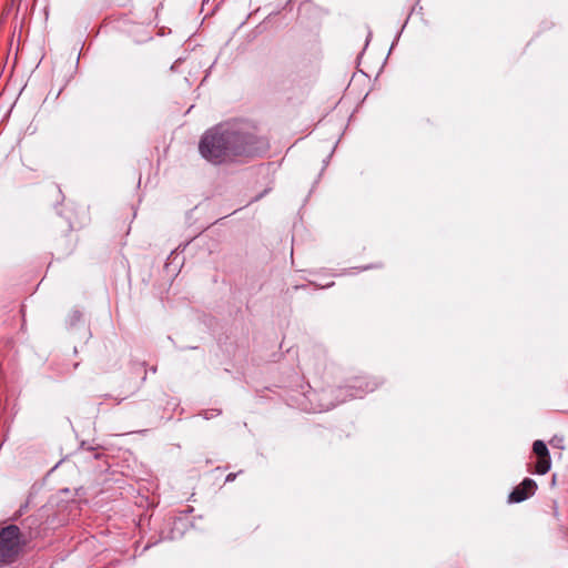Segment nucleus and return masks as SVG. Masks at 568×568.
Segmentation results:
<instances>
[{
    "instance_id": "f03ea898",
    "label": "nucleus",
    "mask_w": 568,
    "mask_h": 568,
    "mask_svg": "<svg viewBox=\"0 0 568 568\" xmlns=\"http://www.w3.org/2000/svg\"><path fill=\"white\" fill-rule=\"evenodd\" d=\"M23 546L19 527L10 525L0 531V562L11 564Z\"/></svg>"
},
{
    "instance_id": "1a4fd4ad",
    "label": "nucleus",
    "mask_w": 568,
    "mask_h": 568,
    "mask_svg": "<svg viewBox=\"0 0 568 568\" xmlns=\"http://www.w3.org/2000/svg\"><path fill=\"white\" fill-rule=\"evenodd\" d=\"M126 397H128V395H126V396H124V397L116 398V399H115V400H116V404H121V402H122V400H124Z\"/></svg>"
},
{
    "instance_id": "423d86ee",
    "label": "nucleus",
    "mask_w": 568,
    "mask_h": 568,
    "mask_svg": "<svg viewBox=\"0 0 568 568\" xmlns=\"http://www.w3.org/2000/svg\"><path fill=\"white\" fill-rule=\"evenodd\" d=\"M82 318V313L78 310H74L70 313L68 317V325L70 327H74Z\"/></svg>"
},
{
    "instance_id": "f257e3e1",
    "label": "nucleus",
    "mask_w": 568,
    "mask_h": 568,
    "mask_svg": "<svg viewBox=\"0 0 568 568\" xmlns=\"http://www.w3.org/2000/svg\"><path fill=\"white\" fill-rule=\"evenodd\" d=\"M268 150V142L256 126L245 120H230L205 131L199 143L200 154L213 164L258 156Z\"/></svg>"
},
{
    "instance_id": "9b49d317",
    "label": "nucleus",
    "mask_w": 568,
    "mask_h": 568,
    "mask_svg": "<svg viewBox=\"0 0 568 568\" xmlns=\"http://www.w3.org/2000/svg\"><path fill=\"white\" fill-rule=\"evenodd\" d=\"M146 379V371H144V374L142 376V383Z\"/></svg>"
},
{
    "instance_id": "7ed1b4c3",
    "label": "nucleus",
    "mask_w": 568,
    "mask_h": 568,
    "mask_svg": "<svg viewBox=\"0 0 568 568\" xmlns=\"http://www.w3.org/2000/svg\"><path fill=\"white\" fill-rule=\"evenodd\" d=\"M532 452L537 456L536 473L545 475L549 471L551 466L550 455L546 444L542 440H535Z\"/></svg>"
},
{
    "instance_id": "39448f33",
    "label": "nucleus",
    "mask_w": 568,
    "mask_h": 568,
    "mask_svg": "<svg viewBox=\"0 0 568 568\" xmlns=\"http://www.w3.org/2000/svg\"><path fill=\"white\" fill-rule=\"evenodd\" d=\"M378 384L364 377H357L355 381L345 387V390H351L348 396L351 398L362 397L363 395L376 389Z\"/></svg>"
},
{
    "instance_id": "0eeeda50",
    "label": "nucleus",
    "mask_w": 568,
    "mask_h": 568,
    "mask_svg": "<svg viewBox=\"0 0 568 568\" xmlns=\"http://www.w3.org/2000/svg\"><path fill=\"white\" fill-rule=\"evenodd\" d=\"M220 414H221L220 409H210V410H205L202 415L205 419H210L215 416H219Z\"/></svg>"
},
{
    "instance_id": "9d476101",
    "label": "nucleus",
    "mask_w": 568,
    "mask_h": 568,
    "mask_svg": "<svg viewBox=\"0 0 568 568\" xmlns=\"http://www.w3.org/2000/svg\"><path fill=\"white\" fill-rule=\"evenodd\" d=\"M333 406H334L333 404H332V405H323V406H322V409H329V408H331V407H333Z\"/></svg>"
},
{
    "instance_id": "6e6552de",
    "label": "nucleus",
    "mask_w": 568,
    "mask_h": 568,
    "mask_svg": "<svg viewBox=\"0 0 568 568\" xmlns=\"http://www.w3.org/2000/svg\"><path fill=\"white\" fill-rule=\"evenodd\" d=\"M236 476H237L236 473H230L226 475L225 481L231 483V481L235 480Z\"/></svg>"
},
{
    "instance_id": "20e7f679",
    "label": "nucleus",
    "mask_w": 568,
    "mask_h": 568,
    "mask_svg": "<svg viewBox=\"0 0 568 568\" xmlns=\"http://www.w3.org/2000/svg\"><path fill=\"white\" fill-rule=\"evenodd\" d=\"M537 489V484L531 478H525L520 485L514 488L508 496V503H521L532 496Z\"/></svg>"
},
{
    "instance_id": "f8f14e48",
    "label": "nucleus",
    "mask_w": 568,
    "mask_h": 568,
    "mask_svg": "<svg viewBox=\"0 0 568 568\" xmlns=\"http://www.w3.org/2000/svg\"><path fill=\"white\" fill-rule=\"evenodd\" d=\"M151 372L155 373L156 372V367H152Z\"/></svg>"
}]
</instances>
